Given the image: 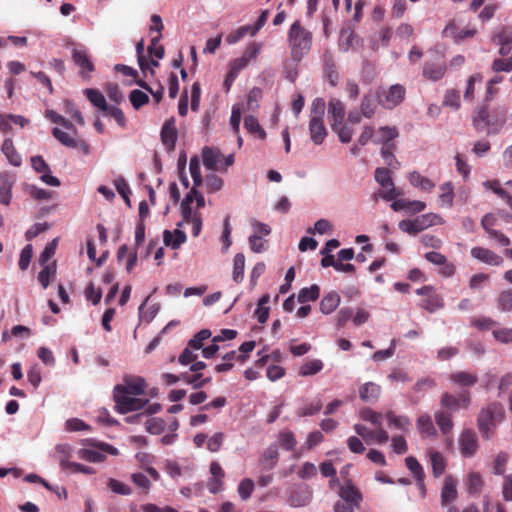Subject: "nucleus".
<instances>
[{
  "label": "nucleus",
  "mask_w": 512,
  "mask_h": 512,
  "mask_svg": "<svg viewBox=\"0 0 512 512\" xmlns=\"http://www.w3.org/2000/svg\"><path fill=\"white\" fill-rule=\"evenodd\" d=\"M441 409L434 414L435 422L444 436L449 435L454 427L453 413L460 409H468L471 405L469 391H461L458 395L444 392L440 398Z\"/></svg>",
  "instance_id": "nucleus-1"
},
{
  "label": "nucleus",
  "mask_w": 512,
  "mask_h": 512,
  "mask_svg": "<svg viewBox=\"0 0 512 512\" xmlns=\"http://www.w3.org/2000/svg\"><path fill=\"white\" fill-rule=\"evenodd\" d=\"M287 43L293 60L301 61L313 44V33L306 28L301 20H295L288 29Z\"/></svg>",
  "instance_id": "nucleus-2"
},
{
  "label": "nucleus",
  "mask_w": 512,
  "mask_h": 512,
  "mask_svg": "<svg viewBox=\"0 0 512 512\" xmlns=\"http://www.w3.org/2000/svg\"><path fill=\"white\" fill-rule=\"evenodd\" d=\"M504 417L505 411L503 405L499 402H491L482 408L477 418V426L482 437L490 439Z\"/></svg>",
  "instance_id": "nucleus-3"
},
{
  "label": "nucleus",
  "mask_w": 512,
  "mask_h": 512,
  "mask_svg": "<svg viewBox=\"0 0 512 512\" xmlns=\"http://www.w3.org/2000/svg\"><path fill=\"white\" fill-rule=\"evenodd\" d=\"M113 400L115 409L120 414L141 410L149 403L148 399L137 398L133 394L127 393L125 388L120 385H116L113 389Z\"/></svg>",
  "instance_id": "nucleus-4"
},
{
  "label": "nucleus",
  "mask_w": 512,
  "mask_h": 512,
  "mask_svg": "<svg viewBox=\"0 0 512 512\" xmlns=\"http://www.w3.org/2000/svg\"><path fill=\"white\" fill-rule=\"evenodd\" d=\"M440 216L434 213H427L416 217L413 220H402L399 222V229L410 235L417 233L437 224L440 221Z\"/></svg>",
  "instance_id": "nucleus-5"
},
{
  "label": "nucleus",
  "mask_w": 512,
  "mask_h": 512,
  "mask_svg": "<svg viewBox=\"0 0 512 512\" xmlns=\"http://www.w3.org/2000/svg\"><path fill=\"white\" fill-rule=\"evenodd\" d=\"M405 94V87L400 84L392 85L388 89H379L378 103L386 109H393L404 100Z\"/></svg>",
  "instance_id": "nucleus-6"
},
{
  "label": "nucleus",
  "mask_w": 512,
  "mask_h": 512,
  "mask_svg": "<svg viewBox=\"0 0 512 512\" xmlns=\"http://www.w3.org/2000/svg\"><path fill=\"white\" fill-rule=\"evenodd\" d=\"M447 72V64L444 56L437 55L433 59L426 60L423 65L422 76L429 81L441 80Z\"/></svg>",
  "instance_id": "nucleus-7"
},
{
  "label": "nucleus",
  "mask_w": 512,
  "mask_h": 512,
  "mask_svg": "<svg viewBox=\"0 0 512 512\" xmlns=\"http://www.w3.org/2000/svg\"><path fill=\"white\" fill-rule=\"evenodd\" d=\"M416 293L426 298L421 300L420 306L430 313L443 307V299L434 293V288L430 285L423 286L416 290Z\"/></svg>",
  "instance_id": "nucleus-8"
},
{
  "label": "nucleus",
  "mask_w": 512,
  "mask_h": 512,
  "mask_svg": "<svg viewBox=\"0 0 512 512\" xmlns=\"http://www.w3.org/2000/svg\"><path fill=\"white\" fill-rule=\"evenodd\" d=\"M478 438L472 429H464L459 436V449L464 457H472L478 450Z\"/></svg>",
  "instance_id": "nucleus-9"
},
{
  "label": "nucleus",
  "mask_w": 512,
  "mask_h": 512,
  "mask_svg": "<svg viewBox=\"0 0 512 512\" xmlns=\"http://www.w3.org/2000/svg\"><path fill=\"white\" fill-rule=\"evenodd\" d=\"M72 59L75 65H77L79 70V75L83 79L90 78L91 73L94 71L95 67L93 62L90 59L89 54L85 50L73 49L72 51Z\"/></svg>",
  "instance_id": "nucleus-10"
},
{
  "label": "nucleus",
  "mask_w": 512,
  "mask_h": 512,
  "mask_svg": "<svg viewBox=\"0 0 512 512\" xmlns=\"http://www.w3.org/2000/svg\"><path fill=\"white\" fill-rule=\"evenodd\" d=\"M470 253L473 258L490 266H500L503 263V258L488 248L476 246Z\"/></svg>",
  "instance_id": "nucleus-11"
},
{
  "label": "nucleus",
  "mask_w": 512,
  "mask_h": 512,
  "mask_svg": "<svg viewBox=\"0 0 512 512\" xmlns=\"http://www.w3.org/2000/svg\"><path fill=\"white\" fill-rule=\"evenodd\" d=\"M178 132L174 118L167 120L161 129V141L168 151L175 148Z\"/></svg>",
  "instance_id": "nucleus-12"
},
{
  "label": "nucleus",
  "mask_w": 512,
  "mask_h": 512,
  "mask_svg": "<svg viewBox=\"0 0 512 512\" xmlns=\"http://www.w3.org/2000/svg\"><path fill=\"white\" fill-rule=\"evenodd\" d=\"M457 495V480L451 475L446 476L441 489V505L447 506L457 498Z\"/></svg>",
  "instance_id": "nucleus-13"
},
{
  "label": "nucleus",
  "mask_w": 512,
  "mask_h": 512,
  "mask_svg": "<svg viewBox=\"0 0 512 512\" xmlns=\"http://www.w3.org/2000/svg\"><path fill=\"white\" fill-rule=\"evenodd\" d=\"M124 387L127 393L139 396L144 394L146 388L145 379L140 376L125 375L123 377V384H119Z\"/></svg>",
  "instance_id": "nucleus-14"
},
{
  "label": "nucleus",
  "mask_w": 512,
  "mask_h": 512,
  "mask_svg": "<svg viewBox=\"0 0 512 512\" xmlns=\"http://www.w3.org/2000/svg\"><path fill=\"white\" fill-rule=\"evenodd\" d=\"M418 432L422 437L435 438L437 430L433 424L432 418L427 413H422L416 420Z\"/></svg>",
  "instance_id": "nucleus-15"
},
{
  "label": "nucleus",
  "mask_w": 512,
  "mask_h": 512,
  "mask_svg": "<svg viewBox=\"0 0 512 512\" xmlns=\"http://www.w3.org/2000/svg\"><path fill=\"white\" fill-rule=\"evenodd\" d=\"M426 208V203L419 200H407V199H398L394 200L391 204V209L394 211L407 210L412 213H419L424 211Z\"/></svg>",
  "instance_id": "nucleus-16"
},
{
  "label": "nucleus",
  "mask_w": 512,
  "mask_h": 512,
  "mask_svg": "<svg viewBox=\"0 0 512 512\" xmlns=\"http://www.w3.org/2000/svg\"><path fill=\"white\" fill-rule=\"evenodd\" d=\"M14 185V178L4 172L0 173V203L3 205H9L12 198V187Z\"/></svg>",
  "instance_id": "nucleus-17"
},
{
  "label": "nucleus",
  "mask_w": 512,
  "mask_h": 512,
  "mask_svg": "<svg viewBox=\"0 0 512 512\" xmlns=\"http://www.w3.org/2000/svg\"><path fill=\"white\" fill-rule=\"evenodd\" d=\"M328 114L331 116V124L341 125L345 117V106L337 98H331L328 102Z\"/></svg>",
  "instance_id": "nucleus-18"
},
{
  "label": "nucleus",
  "mask_w": 512,
  "mask_h": 512,
  "mask_svg": "<svg viewBox=\"0 0 512 512\" xmlns=\"http://www.w3.org/2000/svg\"><path fill=\"white\" fill-rule=\"evenodd\" d=\"M449 380L460 387H473L478 382V376L467 371H456L449 375Z\"/></svg>",
  "instance_id": "nucleus-19"
},
{
  "label": "nucleus",
  "mask_w": 512,
  "mask_h": 512,
  "mask_svg": "<svg viewBox=\"0 0 512 512\" xmlns=\"http://www.w3.org/2000/svg\"><path fill=\"white\" fill-rule=\"evenodd\" d=\"M309 132L310 138L314 144H322L327 136V129L324 125V121L318 119H310Z\"/></svg>",
  "instance_id": "nucleus-20"
},
{
  "label": "nucleus",
  "mask_w": 512,
  "mask_h": 512,
  "mask_svg": "<svg viewBox=\"0 0 512 512\" xmlns=\"http://www.w3.org/2000/svg\"><path fill=\"white\" fill-rule=\"evenodd\" d=\"M428 455L432 467V474L435 478H439L446 470L447 460L439 451L433 449L428 451Z\"/></svg>",
  "instance_id": "nucleus-21"
},
{
  "label": "nucleus",
  "mask_w": 512,
  "mask_h": 512,
  "mask_svg": "<svg viewBox=\"0 0 512 512\" xmlns=\"http://www.w3.org/2000/svg\"><path fill=\"white\" fill-rule=\"evenodd\" d=\"M339 495L344 502L353 504L357 508L362 500L361 493L351 482H348L340 488Z\"/></svg>",
  "instance_id": "nucleus-22"
},
{
  "label": "nucleus",
  "mask_w": 512,
  "mask_h": 512,
  "mask_svg": "<svg viewBox=\"0 0 512 512\" xmlns=\"http://www.w3.org/2000/svg\"><path fill=\"white\" fill-rule=\"evenodd\" d=\"M378 103L377 91L375 93L368 92L361 100L360 110L365 118H371L376 112Z\"/></svg>",
  "instance_id": "nucleus-23"
},
{
  "label": "nucleus",
  "mask_w": 512,
  "mask_h": 512,
  "mask_svg": "<svg viewBox=\"0 0 512 512\" xmlns=\"http://www.w3.org/2000/svg\"><path fill=\"white\" fill-rule=\"evenodd\" d=\"M340 296L337 292L327 293L320 301L319 308L323 314H331L340 304Z\"/></svg>",
  "instance_id": "nucleus-24"
},
{
  "label": "nucleus",
  "mask_w": 512,
  "mask_h": 512,
  "mask_svg": "<svg viewBox=\"0 0 512 512\" xmlns=\"http://www.w3.org/2000/svg\"><path fill=\"white\" fill-rule=\"evenodd\" d=\"M1 150L11 165L16 167L21 165L22 158L20 154L17 152L11 138H6L3 141Z\"/></svg>",
  "instance_id": "nucleus-25"
},
{
  "label": "nucleus",
  "mask_w": 512,
  "mask_h": 512,
  "mask_svg": "<svg viewBox=\"0 0 512 512\" xmlns=\"http://www.w3.org/2000/svg\"><path fill=\"white\" fill-rule=\"evenodd\" d=\"M211 377H203L202 373L198 372H183L182 381L188 385H191L194 389L204 387L211 382Z\"/></svg>",
  "instance_id": "nucleus-26"
},
{
  "label": "nucleus",
  "mask_w": 512,
  "mask_h": 512,
  "mask_svg": "<svg viewBox=\"0 0 512 512\" xmlns=\"http://www.w3.org/2000/svg\"><path fill=\"white\" fill-rule=\"evenodd\" d=\"M187 240L186 234L176 229L173 233L169 230H165L163 232V241L166 246H170L173 249H177L181 246V244L185 243Z\"/></svg>",
  "instance_id": "nucleus-27"
},
{
  "label": "nucleus",
  "mask_w": 512,
  "mask_h": 512,
  "mask_svg": "<svg viewBox=\"0 0 512 512\" xmlns=\"http://www.w3.org/2000/svg\"><path fill=\"white\" fill-rule=\"evenodd\" d=\"M324 71L327 76L329 83L332 86H336L339 79V74L336 69L334 58L330 53H325L323 56Z\"/></svg>",
  "instance_id": "nucleus-28"
},
{
  "label": "nucleus",
  "mask_w": 512,
  "mask_h": 512,
  "mask_svg": "<svg viewBox=\"0 0 512 512\" xmlns=\"http://www.w3.org/2000/svg\"><path fill=\"white\" fill-rule=\"evenodd\" d=\"M408 181L412 186L425 192H431L435 187V184L429 178L422 176L417 171H413L408 175Z\"/></svg>",
  "instance_id": "nucleus-29"
},
{
  "label": "nucleus",
  "mask_w": 512,
  "mask_h": 512,
  "mask_svg": "<svg viewBox=\"0 0 512 512\" xmlns=\"http://www.w3.org/2000/svg\"><path fill=\"white\" fill-rule=\"evenodd\" d=\"M381 393V387L373 382H367L360 387V398L366 402H375Z\"/></svg>",
  "instance_id": "nucleus-30"
},
{
  "label": "nucleus",
  "mask_w": 512,
  "mask_h": 512,
  "mask_svg": "<svg viewBox=\"0 0 512 512\" xmlns=\"http://www.w3.org/2000/svg\"><path fill=\"white\" fill-rule=\"evenodd\" d=\"M210 473L213 479L209 485V491L216 494L219 491V487L222 485V479L225 476V472L218 462H212L210 465Z\"/></svg>",
  "instance_id": "nucleus-31"
},
{
  "label": "nucleus",
  "mask_w": 512,
  "mask_h": 512,
  "mask_svg": "<svg viewBox=\"0 0 512 512\" xmlns=\"http://www.w3.org/2000/svg\"><path fill=\"white\" fill-rule=\"evenodd\" d=\"M221 157L222 155L218 150L209 147H205L202 151L203 164L209 170L218 169V162Z\"/></svg>",
  "instance_id": "nucleus-32"
},
{
  "label": "nucleus",
  "mask_w": 512,
  "mask_h": 512,
  "mask_svg": "<svg viewBox=\"0 0 512 512\" xmlns=\"http://www.w3.org/2000/svg\"><path fill=\"white\" fill-rule=\"evenodd\" d=\"M244 128L252 135L258 136L264 140L266 138V132L259 124L258 119L252 115L244 118Z\"/></svg>",
  "instance_id": "nucleus-33"
},
{
  "label": "nucleus",
  "mask_w": 512,
  "mask_h": 512,
  "mask_svg": "<svg viewBox=\"0 0 512 512\" xmlns=\"http://www.w3.org/2000/svg\"><path fill=\"white\" fill-rule=\"evenodd\" d=\"M324 367V364L319 359L308 360L303 363L299 369V375L306 377L319 373Z\"/></svg>",
  "instance_id": "nucleus-34"
},
{
  "label": "nucleus",
  "mask_w": 512,
  "mask_h": 512,
  "mask_svg": "<svg viewBox=\"0 0 512 512\" xmlns=\"http://www.w3.org/2000/svg\"><path fill=\"white\" fill-rule=\"evenodd\" d=\"M84 94L87 99L97 108H99L102 112L108 109V104L103 96V94L97 89L88 88L84 90Z\"/></svg>",
  "instance_id": "nucleus-35"
},
{
  "label": "nucleus",
  "mask_w": 512,
  "mask_h": 512,
  "mask_svg": "<svg viewBox=\"0 0 512 512\" xmlns=\"http://www.w3.org/2000/svg\"><path fill=\"white\" fill-rule=\"evenodd\" d=\"M320 296V287L317 284H313L310 287L302 288L298 293V302L306 303L309 301H315Z\"/></svg>",
  "instance_id": "nucleus-36"
},
{
  "label": "nucleus",
  "mask_w": 512,
  "mask_h": 512,
  "mask_svg": "<svg viewBox=\"0 0 512 512\" xmlns=\"http://www.w3.org/2000/svg\"><path fill=\"white\" fill-rule=\"evenodd\" d=\"M245 256L243 253H237L233 260L232 278L236 283H240L244 278Z\"/></svg>",
  "instance_id": "nucleus-37"
},
{
  "label": "nucleus",
  "mask_w": 512,
  "mask_h": 512,
  "mask_svg": "<svg viewBox=\"0 0 512 512\" xmlns=\"http://www.w3.org/2000/svg\"><path fill=\"white\" fill-rule=\"evenodd\" d=\"M395 149V144L382 146L381 148V156L383 157L385 164L391 169H398L400 167V163L394 156Z\"/></svg>",
  "instance_id": "nucleus-38"
},
{
  "label": "nucleus",
  "mask_w": 512,
  "mask_h": 512,
  "mask_svg": "<svg viewBox=\"0 0 512 512\" xmlns=\"http://www.w3.org/2000/svg\"><path fill=\"white\" fill-rule=\"evenodd\" d=\"M473 125H474L475 129L478 131H484L486 128L489 127V125H490L489 112L486 107H481L477 111V113L473 119Z\"/></svg>",
  "instance_id": "nucleus-39"
},
{
  "label": "nucleus",
  "mask_w": 512,
  "mask_h": 512,
  "mask_svg": "<svg viewBox=\"0 0 512 512\" xmlns=\"http://www.w3.org/2000/svg\"><path fill=\"white\" fill-rule=\"evenodd\" d=\"M439 201L442 206L451 207L453 205L454 189L451 182H446L440 186Z\"/></svg>",
  "instance_id": "nucleus-40"
},
{
  "label": "nucleus",
  "mask_w": 512,
  "mask_h": 512,
  "mask_svg": "<svg viewBox=\"0 0 512 512\" xmlns=\"http://www.w3.org/2000/svg\"><path fill=\"white\" fill-rule=\"evenodd\" d=\"M492 42L496 45L512 44V27L503 26L492 36Z\"/></svg>",
  "instance_id": "nucleus-41"
},
{
  "label": "nucleus",
  "mask_w": 512,
  "mask_h": 512,
  "mask_svg": "<svg viewBox=\"0 0 512 512\" xmlns=\"http://www.w3.org/2000/svg\"><path fill=\"white\" fill-rule=\"evenodd\" d=\"M405 464H406L407 469L414 476L415 480L421 481L422 478H425V473H424L423 467L414 456H408L405 459Z\"/></svg>",
  "instance_id": "nucleus-42"
},
{
  "label": "nucleus",
  "mask_w": 512,
  "mask_h": 512,
  "mask_svg": "<svg viewBox=\"0 0 512 512\" xmlns=\"http://www.w3.org/2000/svg\"><path fill=\"white\" fill-rule=\"evenodd\" d=\"M212 333L209 329H202L196 333L189 341L188 344L194 350L204 348V342L211 337Z\"/></svg>",
  "instance_id": "nucleus-43"
},
{
  "label": "nucleus",
  "mask_w": 512,
  "mask_h": 512,
  "mask_svg": "<svg viewBox=\"0 0 512 512\" xmlns=\"http://www.w3.org/2000/svg\"><path fill=\"white\" fill-rule=\"evenodd\" d=\"M129 101L135 110H139L149 102V97L145 92L134 89L129 94Z\"/></svg>",
  "instance_id": "nucleus-44"
},
{
  "label": "nucleus",
  "mask_w": 512,
  "mask_h": 512,
  "mask_svg": "<svg viewBox=\"0 0 512 512\" xmlns=\"http://www.w3.org/2000/svg\"><path fill=\"white\" fill-rule=\"evenodd\" d=\"M374 177L376 182L380 184L383 188H388L392 186L393 180L391 177V172L389 168L379 167L375 170Z\"/></svg>",
  "instance_id": "nucleus-45"
},
{
  "label": "nucleus",
  "mask_w": 512,
  "mask_h": 512,
  "mask_svg": "<svg viewBox=\"0 0 512 512\" xmlns=\"http://www.w3.org/2000/svg\"><path fill=\"white\" fill-rule=\"evenodd\" d=\"M78 457L93 463L103 462L106 459V456L102 452L94 449H80Z\"/></svg>",
  "instance_id": "nucleus-46"
},
{
  "label": "nucleus",
  "mask_w": 512,
  "mask_h": 512,
  "mask_svg": "<svg viewBox=\"0 0 512 512\" xmlns=\"http://www.w3.org/2000/svg\"><path fill=\"white\" fill-rule=\"evenodd\" d=\"M60 466L63 470H72L73 472L77 473H85V474H92L94 473V469L89 466L82 465L80 463L76 462H70L66 459L59 460Z\"/></svg>",
  "instance_id": "nucleus-47"
},
{
  "label": "nucleus",
  "mask_w": 512,
  "mask_h": 512,
  "mask_svg": "<svg viewBox=\"0 0 512 512\" xmlns=\"http://www.w3.org/2000/svg\"><path fill=\"white\" fill-rule=\"evenodd\" d=\"M250 34L254 36L256 33H253V28L251 25H244L236 29L234 32L230 33L226 40L229 44H235L240 41L244 36Z\"/></svg>",
  "instance_id": "nucleus-48"
},
{
  "label": "nucleus",
  "mask_w": 512,
  "mask_h": 512,
  "mask_svg": "<svg viewBox=\"0 0 512 512\" xmlns=\"http://www.w3.org/2000/svg\"><path fill=\"white\" fill-rule=\"evenodd\" d=\"M261 98L262 90L259 87H253L248 93L245 109L248 111L256 110L259 107Z\"/></svg>",
  "instance_id": "nucleus-49"
},
{
  "label": "nucleus",
  "mask_w": 512,
  "mask_h": 512,
  "mask_svg": "<svg viewBox=\"0 0 512 512\" xmlns=\"http://www.w3.org/2000/svg\"><path fill=\"white\" fill-rule=\"evenodd\" d=\"M379 132L381 133V138L379 143H382L383 146L391 145V141L398 137L399 133L396 127H380ZM378 143V141H375Z\"/></svg>",
  "instance_id": "nucleus-50"
},
{
  "label": "nucleus",
  "mask_w": 512,
  "mask_h": 512,
  "mask_svg": "<svg viewBox=\"0 0 512 512\" xmlns=\"http://www.w3.org/2000/svg\"><path fill=\"white\" fill-rule=\"evenodd\" d=\"M52 134L62 145L66 147L75 148L77 146L76 140L73 136L57 127L53 128Z\"/></svg>",
  "instance_id": "nucleus-51"
},
{
  "label": "nucleus",
  "mask_w": 512,
  "mask_h": 512,
  "mask_svg": "<svg viewBox=\"0 0 512 512\" xmlns=\"http://www.w3.org/2000/svg\"><path fill=\"white\" fill-rule=\"evenodd\" d=\"M199 191L197 190V187H193L184 197V199L181 202V214L182 216H190L192 212L191 204L194 200V198L197 196Z\"/></svg>",
  "instance_id": "nucleus-52"
},
{
  "label": "nucleus",
  "mask_w": 512,
  "mask_h": 512,
  "mask_svg": "<svg viewBox=\"0 0 512 512\" xmlns=\"http://www.w3.org/2000/svg\"><path fill=\"white\" fill-rule=\"evenodd\" d=\"M189 170L194 186L199 187L203 183V179L201 176L200 163L197 157H192L190 159Z\"/></svg>",
  "instance_id": "nucleus-53"
},
{
  "label": "nucleus",
  "mask_w": 512,
  "mask_h": 512,
  "mask_svg": "<svg viewBox=\"0 0 512 512\" xmlns=\"http://www.w3.org/2000/svg\"><path fill=\"white\" fill-rule=\"evenodd\" d=\"M278 461V451L274 447L267 448L263 453L262 464L265 469H272Z\"/></svg>",
  "instance_id": "nucleus-54"
},
{
  "label": "nucleus",
  "mask_w": 512,
  "mask_h": 512,
  "mask_svg": "<svg viewBox=\"0 0 512 512\" xmlns=\"http://www.w3.org/2000/svg\"><path fill=\"white\" fill-rule=\"evenodd\" d=\"M254 491V482L250 478H244L238 485V493L242 500H248Z\"/></svg>",
  "instance_id": "nucleus-55"
},
{
  "label": "nucleus",
  "mask_w": 512,
  "mask_h": 512,
  "mask_svg": "<svg viewBox=\"0 0 512 512\" xmlns=\"http://www.w3.org/2000/svg\"><path fill=\"white\" fill-rule=\"evenodd\" d=\"M278 439L280 446L287 451L293 450L297 444L295 436L291 431L280 432Z\"/></svg>",
  "instance_id": "nucleus-56"
},
{
  "label": "nucleus",
  "mask_w": 512,
  "mask_h": 512,
  "mask_svg": "<svg viewBox=\"0 0 512 512\" xmlns=\"http://www.w3.org/2000/svg\"><path fill=\"white\" fill-rule=\"evenodd\" d=\"M482 75L480 73H476L471 75L467 80V86L464 92V99L465 100H473L474 99V92H475V83H481L482 82Z\"/></svg>",
  "instance_id": "nucleus-57"
},
{
  "label": "nucleus",
  "mask_w": 512,
  "mask_h": 512,
  "mask_svg": "<svg viewBox=\"0 0 512 512\" xmlns=\"http://www.w3.org/2000/svg\"><path fill=\"white\" fill-rule=\"evenodd\" d=\"M204 183L208 193H215L223 187V180L215 174L207 175Z\"/></svg>",
  "instance_id": "nucleus-58"
},
{
  "label": "nucleus",
  "mask_w": 512,
  "mask_h": 512,
  "mask_svg": "<svg viewBox=\"0 0 512 512\" xmlns=\"http://www.w3.org/2000/svg\"><path fill=\"white\" fill-rule=\"evenodd\" d=\"M331 128L334 132L337 133L339 140L342 143H349L353 136V129L348 127L347 125H335L331 124Z\"/></svg>",
  "instance_id": "nucleus-59"
},
{
  "label": "nucleus",
  "mask_w": 512,
  "mask_h": 512,
  "mask_svg": "<svg viewBox=\"0 0 512 512\" xmlns=\"http://www.w3.org/2000/svg\"><path fill=\"white\" fill-rule=\"evenodd\" d=\"M498 307L501 311H512V289L502 291L498 296Z\"/></svg>",
  "instance_id": "nucleus-60"
},
{
  "label": "nucleus",
  "mask_w": 512,
  "mask_h": 512,
  "mask_svg": "<svg viewBox=\"0 0 512 512\" xmlns=\"http://www.w3.org/2000/svg\"><path fill=\"white\" fill-rule=\"evenodd\" d=\"M325 101L323 98H315L311 104V118L310 119H318L323 120L324 112H325Z\"/></svg>",
  "instance_id": "nucleus-61"
},
{
  "label": "nucleus",
  "mask_w": 512,
  "mask_h": 512,
  "mask_svg": "<svg viewBox=\"0 0 512 512\" xmlns=\"http://www.w3.org/2000/svg\"><path fill=\"white\" fill-rule=\"evenodd\" d=\"M467 486H468L469 493H471V494L478 493L483 486V480H482L481 475L476 472H471L468 475Z\"/></svg>",
  "instance_id": "nucleus-62"
},
{
  "label": "nucleus",
  "mask_w": 512,
  "mask_h": 512,
  "mask_svg": "<svg viewBox=\"0 0 512 512\" xmlns=\"http://www.w3.org/2000/svg\"><path fill=\"white\" fill-rule=\"evenodd\" d=\"M492 71L499 72H510L512 71V57L510 56L507 59L496 58L493 60L491 65Z\"/></svg>",
  "instance_id": "nucleus-63"
},
{
  "label": "nucleus",
  "mask_w": 512,
  "mask_h": 512,
  "mask_svg": "<svg viewBox=\"0 0 512 512\" xmlns=\"http://www.w3.org/2000/svg\"><path fill=\"white\" fill-rule=\"evenodd\" d=\"M165 429V421L161 418H150L146 422V430L150 434H161Z\"/></svg>",
  "instance_id": "nucleus-64"
}]
</instances>
